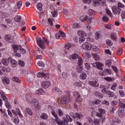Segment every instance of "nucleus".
I'll return each mask as SVG.
<instances>
[{
  "mask_svg": "<svg viewBox=\"0 0 125 125\" xmlns=\"http://www.w3.org/2000/svg\"><path fill=\"white\" fill-rule=\"evenodd\" d=\"M51 114L54 117L55 121L58 125H65V124L63 123V121L59 119V117L57 116V114L54 110H51Z\"/></svg>",
  "mask_w": 125,
  "mask_h": 125,
  "instance_id": "f257e3e1",
  "label": "nucleus"
},
{
  "mask_svg": "<svg viewBox=\"0 0 125 125\" xmlns=\"http://www.w3.org/2000/svg\"><path fill=\"white\" fill-rule=\"evenodd\" d=\"M13 48L15 52L20 51L22 54H26V50L21 47L20 45H13Z\"/></svg>",
  "mask_w": 125,
  "mask_h": 125,
  "instance_id": "f03ea898",
  "label": "nucleus"
},
{
  "mask_svg": "<svg viewBox=\"0 0 125 125\" xmlns=\"http://www.w3.org/2000/svg\"><path fill=\"white\" fill-rule=\"evenodd\" d=\"M99 4H101L102 6H105L106 2L104 0H93V6H98Z\"/></svg>",
  "mask_w": 125,
  "mask_h": 125,
  "instance_id": "7ed1b4c3",
  "label": "nucleus"
},
{
  "mask_svg": "<svg viewBox=\"0 0 125 125\" xmlns=\"http://www.w3.org/2000/svg\"><path fill=\"white\" fill-rule=\"evenodd\" d=\"M88 83L89 85H91L93 87H98V86H99V83H98V78H95L93 79V81H89Z\"/></svg>",
  "mask_w": 125,
  "mask_h": 125,
  "instance_id": "20e7f679",
  "label": "nucleus"
},
{
  "mask_svg": "<svg viewBox=\"0 0 125 125\" xmlns=\"http://www.w3.org/2000/svg\"><path fill=\"white\" fill-rule=\"evenodd\" d=\"M66 118L65 117H62V121L65 125H68L69 122H73V119L68 114H66Z\"/></svg>",
  "mask_w": 125,
  "mask_h": 125,
  "instance_id": "39448f33",
  "label": "nucleus"
},
{
  "mask_svg": "<svg viewBox=\"0 0 125 125\" xmlns=\"http://www.w3.org/2000/svg\"><path fill=\"white\" fill-rule=\"evenodd\" d=\"M112 13L114 15H118L120 14L121 11H122V9L121 8H119L118 7H117L116 6H113L112 7Z\"/></svg>",
  "mask_w": 125,
  "mask_h": 125,
  "instance_id": "423d86ee",
  "label": "nucleus"
},
{
  "mask_svg": "<svg viewBox=\"0 0 125 125\" xmlns=\"http://www.w3.org/2000/svg\"><path fill=\"white\" fill-rule=\"evenodd\" d=\"M37 43L41 48L43 49L45 47V43L42 40V38H38L37 39Z\"/></svg>",
  "mask_w": 125,
  "mask_h": 125,
  "instance_id": "0eeeda50",
  "label": "nucleus"
},
{
  "mask_svg": "<svg viewBox=\"0 0 125 125\" xmlns=\"http://www.w3.org/2000/svg\"><path fill=\"white\" fill-rule=\"evenodd\" d=\"M82 48L85 49L86 50H91V48H92V46H91L90 43L87 42H85L82 45Z\"/></svg>",
  "mask_w": 125,
  "mask_h": 125,
  "instance_id": "6e6552de",
  "label": "nucleus"
},
{
  "mask_svg": "<svg viewBox=\"0 0 125 125\" xmlns=\"http://www.w3.org/2000/svg\"><path fill=\"white\" fill-rule=\"evenodd\" d=\"M99 112H97L96 116L97 117H102V116H105L106 111L104 110V109H102V108H99Z\"/></svg>",
  "mask_w": 125,
  "mask_h": 125,
  "instance_id": "1a4fd4ad",
  "label": "nucleus"
},
{
  "mask_svg": "<svg viewBox=\"0 0 125 125\" xmlns=\"http://www.w3.org/2000/svg\"><path fill=\"white\" fill-rule=\"evenodd\" d=\"M51 84V83L49 81H44L41 83V85L43 88H48Z\"/></svg>",
  "mask_w": 125,
  "mask_h": 125,
  "instance_id": "9d476101",
  "label": "nucleus"
},
{
  "mask_svg": "<svg viewBox=\"0 0 125 125\" xmlns=\"http://www.w3.org/2000/svg\"><path fill=\"white\" fill-rule=\"evenodd\" d=\"M70 101V98L64 97L61 100V103L63 104H68Z\"/></svg>",
  "mask_w": 125,
  "mask_h": 125,
  "instance_id": "9b49d317",
  "label": "nucleus"
},
{
  "mask_svg": "<svg viewBox=\"0 0 125 125\" xmlns=\"http://www.w3.org/2000/svg\"><path fill=\"white\" fill-rule=\"evenodd\" d=\"M30 104H33L35 105L36 109L39 110L41 108V106L39 105V103L37 102V100L34 99L30 102Z\"/></svg>",
  "mask_w": 125,
  "mask_h": 125,
  "instance_id": "f8f14e48",
  "label": "nucleus"
},
{
  "mask_svg": "<svg viewBox=\"0 0 125 125\" xmlns=\"http://www.w3.org/2000/svg\"><path fill=\"white\" fill-rule=\"evenodd\" d=\"M10 62V59L9 58H5L3 59L1 62L3 64V65H5V66H7L8 64H9V62Z\"/></svg>",
  "mask_w": 125,
  "mask_h": 125,
  "instance_id": "ddd939ff",
  "label": "nucleus"
},
{
  "mask_svg": "<svg viewBox=\"0 0 125 125\" xmlns=\"http://www.w3.org/2000/svg\"><path fill=\"white\" fill-rule=\"evenodd\" d=\"M5 40L8 42H13V38L11 37L10 35H6L5 36Z\"/></svg>",
  "mask_w": 125,
  "mask_h": 125,
  "instance_id": "4468645a",
  "label": "nucleus"
},
{
  "mask_svg": "<svg viewBox=\"0 0 125 125\" xmlns=\"http://www.w3.org/2000/svg\"><path fill=\"white\" fill-rule=\"evenodd\" d=\"M125 114V109L119 107L118 110V115L120 118H122Z\"/></svg>",
  "mask_w": 125,
  "mask_h": 125,
  "instance_id": "2eb2a0df",
  "label": "nucleus"
},
{
  "mask_svg": "<svg viewBox=\"0 0 125 125\" xmlns=\"http://www.w3.org/2000/svg\"><path fill=\"white\" fill-rule=\"evenodd\" d=\"M11 66L13 67V68H15V67H17V65L18 63L15 60H11L10 62Z\"/></svg>",
  "mask_w": 125,
  "mask_h": 125,
  "instance_id": "dca6fc26",
  "label": "nucleus"
},
{
  "mask_svg": "<svg viewBox=\"0 0 125 125\" xmlns=\"http://www.w3.org/2000/svg\"><path fill=\"white\" fill-rule=\"evenodd\" d=\"M94 94L97 97H99V98H103V96H104L103 94H101V93L99 91L94 92Z\"/></svg>",
  "mask_w": 125,
  "mask_h": 125,
  "instance_id": "f3484780",
  "label": "nucleus"
},
{
  "mask_svg": "<svg viewBox=\"0 0 125 125\" xmlns=\"http://www.w3.org/2000/svg\"><path fill=\"white\" fill-rule=\"evenodd\" d=\"M75 117H76V120H77V119H79V120H83V115L81 113L76 112L75 113Z\"/></svg>",
  "mask_w": 125,
  "mask_h": 125,
  "instance_id": "a211bd4d",
  "label": "nucleus"
},
{
  "mask_svg": "<svg viewBox=\"0 0 125 125\" xmlns=\"http://www.w3.org/2000/svg\"><path fill=\"white\" fill-rule=\"evenodd\" d=\"M87 77V75H86V73L84 72H82L80 75V78L81 80H85Z\"/></svg>",
  "mask_w": 125,
  "mask_h": 125,
  "instance_id": "6ab92c4d",
  "label": "nucleus"
},
{
  "mask_svg": "<svg viewBox=\"0 0 125 125\" xmlns=\"http://www.w3.org/2000/svg\"><path fill=\"white\" fill-rule=\"evenodd\" d=\"M95 39L96 40H99L100 39H101L102 38V35H101V33L99 32H97L95 34Z\"/></svg>",
  "mask_w": 125,
  "mask_h": 125,
  "instance_id": "aec40b11",
  "label": "nucleus"
},
{
  "mask_svg": "<svg viewBox=\"0 0 125 125\" xmlns=\"http://www.w3.org/2000/svg\"><path fill=\"white\" fill-rule=\"evenodd\" d=\"M78 58H79V55L76 53L72 54L69 56V59H72V60L78 59Z\"/></svg>",
  "mask_w": 125,
  "mask_h": 125,
  "instance_id": "412c9836",
  "label": "nucleus"
},
{
  "mask_svg": "<svg viewBox=\"0 0 125 125\" xmlns=\"http://www.w3.org/2000/svg\"><path fill=\"white\" fill-rule=\"evenodd\" d=\"M21 19H22L21 16H16L14 19V20L16 22H17L18 23H20V22H21Z\"/></svg>",
  "mask_w": 125,
  "mask_h": 125,
  "instance_id": "4be33fe9",
  "label": "nucleus"
},
{
  "mask_svg": "<svg viewBox=\"0 0 125 125\" xmlns=\"http://www.w3.org/2000/svg\"><path fill=\"white\" fill-rule=\"evenodd\" d=\"M87 18H88V17L87 16H81L80 18V20H81L82 22H85V21L87 20Z\"/></svg>",
  "mask_w": 125,
  "mask_h": 125,
  "instance_id": "5701e85b",
  "label": "nucleus"
},
{
  "mask_svg": "<svg viewBox=\"0 0 125 125\" xmlns=\"http://www.w3.org/2000/svg\"><path fill=\"white\" fill-rule=\"evenodd\" d=\"M26 111L27 114H28V115H29V116H33V110H32V109H31V108H30L29 107H27L26 108Z\"/></svg>",
  "mask_w": 125,
  "mask_h": 125,
  "instance_id": "b1692460",
  "label": "nucleus"
},
{
  "mask_svg": "<svg viewBox=\"0 0 125 125\" xmlns=\"http://www.w3.org/2000/svg\"><path fill=\"white\" fill-rule=\"evenodd\" d=\"M37 94H39L40 95H42V94H44V91H43V89L42 88L40 89V90H37L36 91Z\"/></svg>",
  "mask_w": 125,
  "mask_h": 125,
  "instance_id": "393cba45",
  "label": "nucleus"
},
{
  "mask_svg": "<svg viewBox=\"0 0 125 125\" xmlns=\"http://www.w3.org/2000/svg\"><path fill=\"white\" fill-rule=\"evenodd\" d=\"M12 120L13 123L16 125H18L19 124V118H18V117H14Z\"/></svg>",
  "mask_w": 125,
  "mask_h": 125,
  "instance_id": "a878e982",
  "label": "nucleus"
},
{
  "mask_svg": "<svg viewBox=\"0 0 125 125\" xmlns=\"http://www.w3.org/2000/svg\"><path fill=\"white\" fill-rule=\"evenodd\" d=\"M106 94L108 96V97H113L115 94L112 91H107L106 92Z\"/></svg>",
  "mask_w": 125,
  "mask_h": 125,
  "instance_id": "bb28decb",
  "label": "nucleus"
},
{
  "mask_svg": "<svg viewBox=\"0 0 125 125\" xmlns=\"http://www.w3.org/2000/svg\"><path fill=\"white\" fill-rule=\"evenodd\" d=\"M57 114H58L60 117H62V116L64 115V113H63V111H62V110L61 109H58L57 110Z\"/></svg>",
  "mask_w": 125,
  "mask_h": 125,
  "instance_id": "cd10ccee",
  "label": "nucleus"
},
{
  "mask_svg": "<svg viewBox=\"0 0 125 125\" xmlns=\"http://www.w3.org/2000/svg\"><path fill=\"white\" fill-rule=\"evenodd\" d=\"M105 65L110 67L112 65V61L111 60H107L105 62Z\"/></svg>",
  "mask_w": 125,
  "mask_h": 125,
  "instance_id": "c85d7f7f",
  "label": "nucleus"
},
{
  "mask_svg": "<svg viewBox=\"0 0 125 125\" xmlns=\"http://www.w3.org/2000/svg\"><path fill=\"white\" fill-rule=\"evenodd\" d=\"M119 105L120 106V108H122V109L125 108V104L123 103V102L121 101V99H119Z\"/></svg>",
  "mask_w": 125,
  "mask_h": 125,
  "instance_id": "c756f323",
  "label": "nucleus"
},
{
  "mask_svg": "<svg viewBox=\"0 0 125 125\" xmlns=\"http://www.w3.org/2000/svg\"><path fill=\"white\" fill-rule=\"evenodd\" d=\"M2 82L4 83H6L7 84H9L10 82H9V79L8 78L5 77L4 79L2 80Z\"/></svg>",
  "mask_w": 125,
  "mask_h": 125,
  "instance_id": "7c9ffc66",
  "label": "nucleus"
},
{
  "mask_svg": "<svg viewBox=\"0 0 125 125\" xmlns=\"http://www.w3.org/2000/svg\"><path fill=\"white\" fill-rule=\"evenodd\" d=\"M47 114H46V113H42L40 115V118L41 119H42L43 120H47Z\"/></svg>",
  "mask_w": 125,
  "mask_h": 125,
  "instance_id": "2f4dec72",
  "label": "nucleus"
},
{
  "mask_svg": "<svg viewBox=\"0 0 125 125\" xmlns=\"http://www.w3.org/2000/svg\"><path fill=\"white\" fill-rule=\"evenodd\" d=\"M76 69L78 73H82L83 72V67L81 65H77Z\"/></svg>",
  "mask_w": 125,
  "mask_h": 125,
  "instance_id": "473e14b6",
  "label": "nucleus"
},
{
  "mask_svg": "<svg viewBox=\"0 0 125 125\" xmlns=\"http://www.w3.org/2000/svg\"><path fill=\"white\" fill-rule=\"evenodd\" d=\"M12 81H13V82H16V83H21V80H19V78L16 77H13Z\"/></svg>",
  "mask_w": 125,
  "mask_h": 125,
  "instance_id": "72a5a7b5",
  "label": "nucleus"
},
{
  "mask_svg": "<svg viewBox=\"0 0 125 125\" xmlns=\"http://www.w3.org/2000/svg\"><path fill=\"white\" fill-rule=\"evenodd\" d=\"M92 56L94 58V59L95 60H96V61H98V60L100 59V58L99 57V56H97V55H96V54L95 53H92Z\"/></svg>",
  "mask_w": 125,
  "mask_h": 125,
  "instance_id": "f704fd0d",
  "label": "nucleus"
},
{
  "mask_svg": "<svg viewBox=\"0 0 125 125\" xmlns=\"http://www.w3.org/2000/svg\"><path fill=\"white\" fill-rule=\"evenodd\" d=\"M71 47L72 45H71V44H70L69 43H66L64 46V48H65V49H67V50H69Z\"/></svg>",
  "mask_w": 125,
  "mask_h": 125,
  "instance_id": "c9c22d12",
  "label": "nucleus"
},
{
  "mask_svg": "<svg viewBox=\"0 0 125 125\" xmlns=\"http://www.w3.org/2000/svg\"><path fill=\"white\" fill-rule=\"evenodd\" d=\"M55 37L58 40H62V35H61L60 31V33L56 34Z\"/></svg>",
  "mask_w": 125,
  "mask_h": 125,
  "instance_id": "e433bc0d",
  "label": "nucleus"
},
{
  "mask_svg": "<svg viewBox=\"0 0 125 125\" xmlns=\"http://www.w3.org/2000/svg\"><path fill=\"white\" fill-rule=\"evenodd\" d=\"M83 59H82V58L81 57L78 58V66H82V65H83Z\"/></svg>",
  "mask_w": 125,
  "mask_h": 125,
  "instance_id": "4c0bfd02",
  "label": "nucleus"
},
{
  "mask_svg": "<svg viewBox=\"0 0 125 125\" xmlns=\"http://www.w3.org/2000/svg\"><path fill=\"white\" fill-rule=\"evenodd\" d=\"M37 7L38 10H40V11H42V3H39L37 4Z\"/></svg>",
  "mask_w": 125,
  "mask_h": 125,
  "instance_id": "58836bf2",
  "label": "nucleus"
},
{
  "mask_svg": "<svg viewBox=\"0 0 125 125\" xmlns=\"http://www.w3.org/2000/svg\"><path fill=\"white\" fill-rule=\"evenodd\" d=\"M81 27V25L80 24L75 22L73 25V28H74L75 29H78Z\"/></svg>",
  "mask_w": 125,
  "mask_h": 125,
  "instance_id": "ea45409f",
  "label": "nucleus"
},
{
  "mask_svg": "<svg viewBox=\"0 0 125 125\" xmlns=\"http://www.w3.org/2000/svg\"><path fill=\"white\" fill-rule=\"evenodd\" d=\"M106 43L108 46H112V45H113V42L109 40H107L106 41Z\"/></svg>",
  "mask_w": 125,
  "mask_h": 125,
  "instance_id": "a19ab883",
  "label": "nucleus"
},
{
  "mask_svg": "<svg viewBox=\"0 0 125 125\" xmlns=\"http://www.w3.org/2000/svg\"><path fill=\"white\" fill-rule=\"evenodd\" d=\"M93 123L95 125H100V122H99V120L97 119H94Z\"/></svg>",
  "mask_w": 125,
  "mask_h": 125,
  "instance_id": "79ce46f5",
  "label": "nucleus"
},
{
  "mask_svg": "<svg viewBox=\"0 0 125 125\" xmlns=\"http://www.w3.org/2000/svg\"><path fill=\"white\" fill-rule=\"evenodd\" d=\"M5 106L7 109H11V105H10V103H9L8 101L5 102Z\"/></svg>",
  "mask_w": 125,
  "mask_h": 125,
  "instance_id": "37998d69",
  "label": "nucleus"
},
{
  "mask_svg": "<svg viewBox=\"0 0 125 125\" xmlns=\"http://www.w3.org/2000/svg\"><path fill=\"white\" fill-rule=\"evenodd\" d=\"M50 77V75L46 73H43V78L44 79H45V80H48L49 79V77Z\"/></svg>",
  "mask_w": 125,
  "mask_h": 125,
  "instance_id": "c03bdc74",
  "label": "nucleus"
},
{
  "mask_svg": "<svg viewBox=\"0 0 125 125\" xmlns=\"http://www.w3.org/2000/svg\"><path fill=\"white\" fill-rule=\"evenodd\" d=\"M70 116L75 121H77V117H76V114L73 112H70Z\"/></svg>",
  "mask_w": 125,
  "mask_h": 125,
  "instance_id": "a18cd8bd",
  "label": "nucleus"
},
{
  "mask_svg": "<svg viewBox=\"0 0 125 125\" xmlns=\"http://www.w3.org/2000/svg\"><path fill=\"white\" fill-rule=\"evenodd\" d=\"M111 38L112 39V40H113V41H117V36H116V34L111 33Z\"/></svg>",
  "mask_w": 125,
  "mask_h": 125,
  "instance_id": "49530a36",
  "label": "nucleus"
},
{
  "mask_svg": "<svg viewBox=\"0 0 125 125\" xmlns=\"http://www.w3.org/2000/svg\"><path fill=\"white\" fill-rule=\"evenodd\" d=\"M51 13L53 15V17H56V16H57V10L54 9L51 12Z\"/></svg>",
  "mask_w": 125,
  "mask_h": 125,
  "instance_id": "de8ad7c7",
  "label": "nucleus"
},
{
  "mask_svg": "<svg viewBox=\"0 0 125 125\" xmlns=\"http://www.w3.org/2000/svg\"><path fill=\"white\" fill-rule=\"evenodd\" d=\"M92 49L94 51H95V52H99V48L95 45L93 46Z\"/></svg>",
  "mask_w": 125,
  "mask_h": 125,
  "instance_id": "09e8293b",
  "label": "nucleus"
},
{
  "mask_svg": "<svg viewBox=\"0 0 125 125\" xmlns=\"http://www.w3.org/2000/svg\"><path fill=\"white\" fill-rule=\"evenodd\" d=\"M73 95L76 98L78 97H81V95H80V93L78 91H75L73 93Z\"/></svg>",
  "mask_w": 125,
  "mask_h": 125,
  "instance_id": "8fccbe9b",
  "label": "nucleus"
},
{
  "mask_svg": "<svg viewBox=\"0 0 125 125\" xmlns=\"http://www.w3.org/2000/svg\"><path fill=\"white\" fill-rule=\"evenodd\" d=\"M102 67H103V64L99 62L98 66H97V69H99V70H103V68Z\"/></svg>",
  "mask_w": 125,
  "mask_h": 125,
  "instance_id": "3c124183",
  "label": "nucleus"
},
{
  "mask_svg": "<svg viewBox=\"0 0 125 125\" xmlns=\"http://www.w3.org/2000/svg\"><path fill=\"white\" fill-rule=\"evenodd\" d=\"M1 96L3 100H4V101H5V102H6V101H8V99H7V98L6 97V96H5V95H4V94H2L1 95Z\"/></svg>",
  "mask_w": 125,
  "mask_h": 125,
  "instance_id": "603ef678",
  "label": "nucleus"
},
{
  "mask_svg": "<svg viewBox=\"0 0 125 125\" xmlns=\"http://www.w3.org/2000/svg\"><path fill=\"white\" fill-rule=\"evenodd\" d=\"M100 117V118L99 119V121H101V123H102V124H103V123H104L105 121L106 120L105 117L104 116V117L101 116Z\"/></svg>",
  "mask_w": 125,
  "mask_h": 125,
  "instance_id": "864d4df0",
  "label": "nucleus"
},
{
  "mask_svg": "<svg viewBox=\"0 0 125 125\" xmlns=\"http://www.w3.org/2000/svg\"><path fill=\"white\" fill-rule=\"evenodd\" d=\"M103 21H104V22H107L109 21V18H108L107 16H104L103 17Z\"/></svg>",
  "mask_w": 125,
  "mask_h": 125,
  "instance_id": "5fc2aeb1",
  "label": "nucleus"
},
{
  "mask_svg": "<svg viewBox=\"0 0 125 125\" xmlns=\"http://www.w3.org/2000/svg\"><path fill=\"white\" fill-rule=\"evenodd\" d=\"M4 8L5 9H8L9 10H11V7L9 4H6L4 5Z\"/></svg>",
  "mask_w": 125,
  "mask_h": 125,
  "instance_id": "6e6d98bb",
  "label": "nucleus"
},
{
  "mask_svg": "<svg viewBox=\"0 0 125 125\" xmlns=\"http://www.w3.org/2000/svg\"><path fill=\"white\" fill-rule=\"evenodd\" d=\"M84 41H85V38H84V37H79V43H82L83 42H84Z\"/></svg>",
  "mask_w": 125,
  "mask_h": 125,
  "instance_id": "4d7b16f0",
  "label": "nucleus"
},
{
  "mask_svg": "<svg viewBox=\"0 0 125 125\" xmlns=\"http://www.w3.org/2000/svg\"><path fill=\"white\" fill-rule=\"evenodd\" d=\"M88 13L90 15H94L95 14V11H93L92 9H90L89 10Z\"/></svg>",
  "mask_w": 125,
  "mask_h": 125,
  "instance_id": "13d9d810",
  "label": "nucleus"
},
{
  "mask_svg": "<svg viewBox=\"0 0 125 125\" xmlns=\"http://www.w3.org/2000/svg\"><path fill=\"white\" fill-rule=\"evenodd\" d=\"M55 91H56L57 92H58V93L59 94H61L62 93V91L60 90V89H59V88L57 87H55Z\"/></svg>",
  "mask_w": 125,
  "mask_h": 125,
  "instance_id": "bf43d9fd",
  "label": "nucleus"
},
{
  "mask_svg": "<svg viewBox=\"0 0 125 125\" xmlns=\"http://www.w3.org/2000/svg\"><path fill=\"white\" fill-rule=\"evenodd\" d=\"M38 66H40V67H44V63H43V62H42V61H39L38 62Z\"/></svg>",
  "mask_w": 125,
  "mask_h": 125,
  "instance_id": "052dcab7",
  "label": "nucleus"
},
{
  "mask_svg": "<svg viewBox=\"0 0 125 125\" xmlns=\"http://www.w3.org/2000/svg\"><path fill=\"white\" fill-rule=\"evenodd\" d=\"M19 65H20V66H21V67H24V65H25V63H24V61H19Z\"/></svg>",
  "mask_w": 125,
  "mask_h": 125,
  "instance_id": "680f3d73",
  "label": "nucleus"
},
{
  "mask_svg": "<svg viewBox=\"0 0 125 125\" xmlns=\"http://www.w3.org/2000/svg\"><path fill=\"white\" fill-rule=\"evenodd\" d=\"M87 122H89V124H90V125H93V120H92L91 119V118H87Z\"/></svg>",
  "mask_w": 125,
  "mask_h": 125,
  "instance_id": "e2e57ef3",
  "label": "nucleus"
},
{
  "mask_svg": "<svg viewBox=\"0 0 125 125\" xmlns=\"http://www.w3.org/2000/svg\"><path fill=\"white\" fill-rule=\"evenodd\" d=\"M48 22L50 26H53V22L52 21V19L49 18L48 19Z\"/></svg>",
  "mask_w": 125,
  "mask_h": 125,
  "instance_id": "0e129e2a",
  "label": "nucleus"
},
{
  "mask_svg": "<svg viewBox=\"0 0 125 125\" xmlns=\"http://www.w3.org/2000/svg\"><path fill=\"white\" fill-rule=\"evenodd\" d=\"M125 5L123 4V3H121V2H119L118 4V7L119 8H120V7H121V8H125Z\"/></svg>",
  "mask_w": 125,
  "mask_h": 125,
  "instance_id": "69168bd1",
  "label": "nucleus"
},
{
  "mask_svg": "<svg viewBox=\"0 0 125 125\" xmlns=\"http://www.w3.org/2000/svg\"><path fill=\"white\" fill-rule=\"evenodd\" d=\"M38 78H42L43 77V73L42 72H39L37 75Z\"/></svg>",
  "mask_w": 125,
  "mask_h": 125,
  "instance_id": "338daca9",
  "label": "nucleus"
},
{
  "mask_svg": "<svg viewBox=\"0 0 125 125\" xmlns=\"http://www.w3.org/2000/svg\"><path fill=\"white\" fill-rule=\"evenodd\" d=\"M117 104H118V102L117 101H113L111 102V105L113 107H115V106H116Z\"/></svg>",
  "mask_w": 125,
  "mask_h": 125,
  "instance_id": "774afa93",
  "label": "nucleus"
}]
</instances>
